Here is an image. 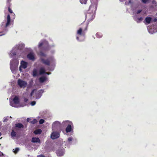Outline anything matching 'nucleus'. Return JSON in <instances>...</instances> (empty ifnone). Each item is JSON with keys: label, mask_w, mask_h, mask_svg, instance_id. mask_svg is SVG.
<instances>
[{"label": "nucleus", "mask_w": 157, "mask_h": 157, "mask_svg": "<svg viewBox=\"0 0 157 157\" xmlns=\"http://www.w3.org/2000/svg\"><path fill=\"white\" fill-rule=\"evenodd\" d=\"M97 8V5L96 4H92L89 7L87 15L90 14L93 17L94 16V14L96 13Z\"/></svg>", "instance_id": "nucleus-1"}, {"label": "nucleus", "mask_w": 157, "mask_h": 157, "mask_svg": "<svg viewBox=\"0 0 157 157\" xmlns=\"http://www.w3.org/2000/svg\"><path fill=\"white\" fill-rule=\"evenodd\" d=\"M62 124L63 125H66L67 126L66 128L65 131L67 133L71 132L72 130L71 125H72V122L69 121H63Z\"/></svg>", "instance_id": "nucleus-2"}, {"label": "nucleus", "mask_w": 157, "mask_h": 157, "mask_svg": "<svg viewBox=\"0 0 157 157\" xmlns=\"http://www.w3.org/2000/svg\"><path fill=\"white\" fill-rule=\"evenodd\" d=\"M41 61L42 63L48 66H50V63L53 61V59L52 57H49L46 59L41 58Z\"/></svg>", "instance_id": "nucleus-3"}, {"label": "nucleus", "mask_w": 157, "mask_h": 157, "mask_svg": "<svg viewBox=\"0 0 157 157\" xmlns=\"http://www.w3.org/2000/svg\"><path fill=\"white\" fill-rule=\"evenodd\" d=\"M84 25L85 28L83 29V30L82 28H80L77 31V34L80 36H84L85 35L86 31L87 30V25L86 24H84Z\"/></svg>", "instance_id": "nucleus-4"}, {"label": "nucleus", "mask_w": 157, "mask_h": 157, "mask_svg": "<svg viewBox=\"0 0 157 157\" xmlns=\"http://www.w3.org/2000/svg\"><path fill=\"white\" fill-rule=\"evenodd\" d=\"M17 84L21 88H25L27 84V82L20 79H19L17 80Z\"/></svg>", "instance_id": "nucleus-5"}, {"label": "nucleus", "mask_w": 157, "mask_h": 157, "mask_svg": "<svg viewBox=\"0 0 157 157\" xmlns=\"http://www.w3.org/2000/svg\"><path fill=\"white\" fill-rule=\"evenodd\" d=\"M61 128V124L58 121H56L53 123L52 125V128L56 129H60Z\"/></svg>", "instance_id": "nucleus-6"}, {"label": "nucleus", "mask_w": 157, "mask_h": 157, "mask_svg": "<svg viewBox=\"0 0 157 157\" xmlns=\"http://www.w3.org/2000/svg\"><path fill=\"white\" fill-rule=\"evenodd\" d=\"M64 153V149L59 148L56 151V153L58 156H62Z\"/></svg>", "instance_id": "nucleus-7"}, {"label": "nucleus", "mask_w": 157, "mask_h": 157, "mask_svg": "<svg viewBox=\"0 0 157 157\" xmlns=\"http://www.w3.org/2000/svg\"><path fill=\"white\" fill-rule=\"evenodd\" d=\"M27 58L32 61H34L35 59V55L33 52L29 53L27 55Z\"/></svg>", "instance_id": "nucleus-8"}, {"label": "nucleus", "mask_w": 157, "mask_h": 157, "mask_svg": "<svg viewBox=\"0 0 157 157\" xmlns=\"http://www.w3.org/2000/svg\"><path fill=\"white\" fill-rule=\"evenodd\" d=\"M59 136V134L57 132H52L51 135V138L53 139H56Z\"/></svg>", "instance_id": "nucleus-9"}, {"label": "nucleus", "mask_w": 157, "mask_h": 157, "mask_svg": "<svg viewBox=\"0 0 157 157\" xmlns=\"http://www.w3.org/2000/svg\"><path fill=\"white\" fill-rule=\"evenodd\" d=\"M11 21V19L10 15L9 14H8L7 16V22L6 23L5 27H7L8 26H9V25L10 24Z\"/></svg>", "instance_id": "nucleus-10"}, {"label": "nucleus", "mask_w": 157, "mask_h": 157, "mask_svg": "<svg viewBox=\"0 0 157 157\" xmlns=\"http://www.w3.org/2000/svg\"><path fill=\"white\" fill-rule=\"evenodd\" d=\"M31 142L33 143H40V140L39 138L38 137H33L32 139Z\"/></svg>", "instance_id": "nucleus-11"}, {"label": "nucleus", "mask_w": 157, "mask_h": 157, "mask_svg": "<svg viewBox=\"0 0 157 157\" xmlns=\"http://www.w3.org/2000/svg\"><path fill=\"white\" fill-rule=\"evenodd\" d=\"M14 103L16 104H18L19 103V99L17 96H15L13 100Z\"/></svg>", "instance_id": "nucleus-12"}, {"label": "nucleus", "mask_w": 157, "mask_h": 157, "mask_svg": "<svg viewBox=\"0 0 157 157\" xmlns=\"http://www.w3.org/2000/svg\"><path fill=\"white\" fill-rule=\"evenodd\" d=\"M21 63L22 67L24 69L26 68L27 65V62L23 61H22Z\"/></svg>", "instance_id": "nucleus-13"}, {"label": "nucleus", "mask_w": 157, "mask_h": 157, "mask_svg": "<svg viewBox=\"0 0 157 157\" xmlns=\"http://www.w3.org/2000/svg\"><path fill=\"white\" fill-rule=\"evenodd\" d=\"M38 75V72L37 69H34L33 72V76L34 77H35Z\"/></svg>", "instance_id": "nucleus-14"}, {"label": "nucleus", "mask_w": 157, "mask_h": 157, "mask_svg": "<svg viewBox=\"0 0 157 157\" xmlns=\"http://www.w3.org/2000/svg\"><path fill=\"white\" fill-rule=\"evenodd\" d=\"M151 20V18L150 17H146L145 19V21L147 24L150 23Z\"/></svg>", "instance_id": "nucleus-15"}, {"label": "nucleus", "mask_w": 157, "mask_h": 157, "mask_svg": "<svg viewBox=\"0 0 157 157\" xmlns=\"http://www.w3.org/2000/svg\"><path fill=\"white\" fill-rule=\"evenodd\" d=\"M39 72L40 75H42L45 73V69L43 67L41 68L40 69Z\"/></svg>", "instance_id": "nucleus-16"}, {"label": "nucleus", "mask_w": 157, "mask_h": 157, "mask_svg": "<svg viewBox=\"0 0 157 157\" xmlns=\"http://www.w3.org/2000/svg\"><path fill=\"white\" fill-rule=\"evenodd\" d=\"M46 79V78L45 77H41L39 78V81L40 83L44 82Z\"/></svg>", "instance_id": "nucleus-17"}, {"label": "nucleus", "mask_w": 157, "mask_h": 157, "mask_svg": "<svg viewBox=\"0 0 157 157\" xmlns=\"http://www.w3.org/2000/svg\"><path fill=\"white\" fill-rule=\"evenodd\" d=\"M16 127H17L19 128H23L24 125L21 123H17L15 124Z\"/></svg>", "instance_id": "nucleus-18"}, {"label": "nucleus", "mask_w": 157, "mask_h": 157, "mask_svg": "<svg viewBox=\"0 0 157 157\" xmlns=\"http://www.w3.org/2000/svg\"><path fill=\"white\" fill-rule=\"evenodd\" d=\"M42 132V130L40 129H38L36 130L34 132V133L36 135L40 134Z\"/></svg>", "instance_id": "nucleus-19"}, {"label": "nucleus", "mask_w": 157, "mask_h": 157, "mask_svg": "<svg viewBox=\"0 0 157 157\" xmlns=\"http://www.w3.org/2000/svg\"><path fill=\"white\" fill-rule=\"evenodd\" d=\"M121 2H122V3L125 6L127 5L128 4V0H119Z\"/></svg>", "instance_id": "nucleus-20"}, {"label": "nucleus", "mask_w": 157, "mask_h": 157, "mask_svg": "<svg viewBox=\"0 0 157 157\" xmlns=\"http://www.w3.org/2000/svg\"><path fill=\"white\" fill-rule=\"evenodd\" d=\"M96 36L98 38H100L102 36V34L101 33H96Z\"/></svg>", "instance_id": "nucleus-21"}, {"label": "nucleus", "mask_w": 157, "mask_h": 157, "mask_svg": "<svg viewBox=\"0 0 157 157\" xmlns=\"http://www.w3.org/2000/svg\"><path fill=\"white\" fill-rule=\"evenodd\" d=\"M16 133L15 132H14L13 130H12V132H11V135L12 137H15L16 136Z\"/></svg>", "instance_id": "nucleus-22"}, {"label": "nucleus", "mask_w": 157, "mask_h": 157, "mask_svg": "<svg viewBox=\"0 0 157 157\" xmlns=\"http://www.w3.org/2000/svg\"><path fill=\"white\" fill-rule=\"evenodd\" d=\"M84 24H86L87 25V28L88 27V23H85V22H84V23H83L82 24V27L81 28H82L83 29H83H85V27H84Z\"/></svg>", "instance_id": "nucleus-23"}, {"label": "nucleus", "mask_w": 157, "mask_h": 157, "mask_svg": "<svg viewBox=\"0 0 157 157\" xmlns=\"http://www.w3.org/2000/svg\"><path fill=\"white\" fill-rule=\"evenodd\" d=\"M80 2L82 4H86L87 0H80Z\"/></svg>", "instance_id": "nucleus-24"}, {"label": "nucleus", "mask_w": 157, "mask_h": 157, "mask_svg": "<svg viewBox=\"0 0 157 157\" xmlns=\"http://www.w3.org/2000/svg\"><path fill=\"white\" fill-rule=\"evenodd\" d=\"M37 122V120L36 119H34L32 121H30V122L32 124H35Z\"/></svg>", "instance_id": "nucleus-25"}, {"label": "nucleus", "mask_w": 157, "mask_h": 157, "mask_svg": "<svg viewBox=\"0 0 157 157\" xmlns=\"http://www.w3.org/2000/svg\"><path fill=\"white\" fill-rule=\"evenodd\" d=\"M44 122V120L43 119H41L39 121V124H43Z\"/></svg>", "instance_id": "nucleus-26"}, {"label": "nucleus", "mask_w": 157, "mask_h": 157, "mask_svg": "<svg viewBox=\"0 0 157 157\" xmlns=\"http://www.w3.org/2000/svg\"><path fill=\"white\" fill-rule=\"evenodd\" d=\"M36 102L35 101H32L31 102V104L32 106H33L35 105Z\"/></svg>", "instance_id": "nucleus-27"}, {"label": "nucleus", "mask_w": 157, "mask_h": 157, "mask_svg": "<svg viewBox=\"0 0 157 157\" xmlns=\"http://www.w3.org/2000/svg\"><path fill=\"white\" fill-rule=\"evenodd\" d=\"M19 150V148H15V151H14L15 153H17Z\"/></svg>", "instance_id": "nucleus-28"}, {"label": "nucleus", "mask_w": 157, "mask_h": 157, "mask_svg": "<svg viewBox=\"0 0 157 157\" xmlns=\"http://www.w3.org/2000/svg\"><path fill=\"white\" fill-rule=\"evenodd\" d=\"M8 11H9V12L10 13H13V11H12V10L10 8V7H8Z\"/></svg>", "instance_id": "nucleus-29"}, {"label": "nucleus", "mask_w": 157, "mask_h": 157, "mask_svg": "<svg viewBox=\"0 0 157 157\" xmlns=\"http://www.w3.org/2000/svg\"><path fill=\"white\" fill-rule=\"evenodd\" d=\"M148 1V0H142L141 1L142 2H143L144 3H146L147 1Z\"/></svg>", "instance_id": "nucleus-30"}, {"label": "nucleus", "mask_w": 157, "mask_h": 157, "mask_svg": "<svg viewBox=\"0 0 157 157\" xmlns=\"http://www.w3.org/2000/svg\"><path fill=\"white\" fill-rule=\"evenodd\" d=\"M40 55L41 56H46V55L44 53H43V52H40Z\"/></svg>", "instance_id": "nucleus-31"}, {"label": "nucleus", "mask_w": 157, "mask_h": 157, "mask_svg": "<svg viewBox=\"0 0 157 157\" xmlns=\"http://www.w3.org/2000/svg\"><path fill=\"white\" fill-rule=\"evenodd\" d=\"M43 45V43L42 42L40 43L38 45V47L39 48L41 46H42Z\"/></svg>", "instance_id": "nucleus-32"}, {"label": "nucleus", "mask_w": 157, "mask_h": 157, "mask_svg": "<svg viewBox=\"0 0 157 157\" xmlns=\"http://www.w3.org/2000/svg\"><path fill=\"white\" fill-rule=\"evenodd\" d=\"M142 10H139L137 11L136 13L137 14H139V13H141L142 12Z\"/></svg>", "instance_id": "nucleus-33"}, {"label": "nucleus", "mask_w": 157, "mask_h": 157, "mask_svg": "<svg viewBox=\"0 0 157 157\" xmlns=\"http://www.w3.org/2000/svg\"><path fill=\"white\" fill-rule=\"evenodd\" d=\"M72 137H69L68 139V141L70 142L72 141Z\"/></svg>", "instance_id": "nucleus-34"}, {"label": "nucleus", "mask_w": 157, "mask_h": 157, "mask_svg": "<svg viewBox=\"0 0 157 157\" xmlns=\"http://www.w3.org/2000/svg\"><path fill=\"white\" fill-rule=\"evenodd\" d=\"M31 118H27V121L28 122H30V121H31Z\"/></svg>", "instance_id": "nucleus-35"}, {"label": "nucleus", "mask_w": 157, "mask_h": 157, "mask_svg": "<svg viewBox=\"0 0 157 157\" xmlns=\"http://www.w3.org/2000/svg\"><path fill=\"white\" fill-rule=\"evenodd\" d=\"M34 90H33L30 93V96H33V94L34 93Z\"/></svg>", "instance_id": "nucleus-36"}, {"label": "nucleus", "mask_w": 157, "mask_h": 157, "mask_svg": "<svg viewBox=\"0 0 157 157\" xmlns=\"http://www.w3.org/2000/svg\"><path fill=\"white\" fill-rule=\"evenodd\" d=\"M37 157H45L44 155H39L37 156Z\"/></svg>", "instance_id": "nucleus-37"}, {"label": "nucleus", "mask_w": 157, "mask_h": 157, "mask_svg": "<svg viewBox=\"0 0 157 157\" xmlns=\"http://www.w3.org/2000/svg\"><path fill=\"white\" fill-rule=\"evenodd\" d=\"M28 100L26 98H25L24 99V101L25 102H26L28 101Z\"/></svg>", "instance_id": "nucleus-38"}, {"label": "nucleus", "mask_w": 157, "mask_h": 157, "mask_svg": "<svg viewBox=\"0 0 157 157\" xmlns=\"http://www.w3.org/2000/svg\"><path fill=\"white\" fill-rule=\"evenodd\" d=\"M8 119L7 118H5L4 119L3 121V122H6L8 121Z\"/></svg>", "instance_id": "nucleus-39"}, {"label": "nucleus", "mask_w": 157, "mask_h": 157, "mask_svg": "<svg viewBox=\"0 0 157 157\" xmlns=\"http://www.w3.org/2000/svg\"><path fill=\"white\" fill-rule=\"evenodd\" d=\"M152 3L153 4H157L156 2L155 1H154V0L152 1Z\"/></svg>", "instance_id": "nucleus-40"}, {"label": "nucleus", "mask_w": 157, "mask_h": 157, "mask_svg": "<svg viewBox=\"0 0 157 157\" xmlns=\"http://www.w3.org/2000/svg\"><path fill=\"white\" fill-rule=\"evenodd\" d=\"M157 21V19L156 18H155L153 19V21L154 22H155Z\"/></svg>", "instance_id": "nucleus-41"}, {"label": "nucleus", "mask_w": 157, "mask_h": 157, "mask_svg": "<svg viewBox=\"0 0 157 157\" xmlns=\"http://www.w3.org/2000/svg\"><path fill=\"white\" fill-rule=\"evenodd\" d=\"M4 35V33H3L2 32L0 33V36Z\"/></svg>", "instance_id": "nucleus-42"}, {"label": "nucleus", "mask_w": 157, "mask_h": 157, "mask_svg": "<svg viewBox=\"0 0 157 157\" xmlns=\"http://www.w3.org/2000/svg\"><path fill=\"white\" fill-rule=\"evenodd\" d=\"M139 20L142 21L143 20V18L142 17H140L138 19Z\"/></svg>", "instance_id": "nucleus-43"}, {"label": "nucleus", "mask_w": 157, "mask_h": 157, "mask_svg": "<svg viewBox=\"0 0 157 157\" xmlns=\"http://www.w3.org/2000/svg\"><path fill=\"white\" fill-rule=\"evenodd\" d=\"M39 92L40 93H41V92L42 93H43V92L42 91V90H40L39 91Z\"/></svg>", "instance_id": "nucleus-44"}, {"label": "nucleus", "mask_w": 157, "mask_h": 157, "mask_svg": "<svg viewBox=\"0 0 157 157\" xmlns=\"http://www.w3.org/2000/svg\"><path fill=\"white\" fill-rule=\"evenodd\" d=\"M76 39H77L78 40H79V37H76Z\"/></svg>", "instance_id": "nucleus-45"}, {"label": "nucleus", "mask_w": 157, "mask_h": 157, "mask_svg": "<svg viewBox=\"0 0 157 157\" xmlns=\"http://www.w3.org/2000/svg\"><path fill=\"white\" fill-rule=\"evenodd\" d=\"M13 55H16V53H13Z\"/></svg>", "instance_id": "nucleus-46"}, {"label": "nucleus", "mask_w": 157, "mask_h": 157, "mask_svg": "<svg viewBox=\"0 0 157 157\" xmlns=\"http://www.w3.org/2000/svg\"><path fill=\"white\" fill-rule=\"evenodd\" d=\"M11 105L12 106H13L11 104Z\"/></svg>", "instance_id": "nucleus-47"}, {"label": "nucleus", "mask_w": 157, "mask_h": 157, "mask_svg": "<svg viewBox=\"0 0 157 157\" xmlns=\"http://www.w3.org/2000/svg\"><path fill=\"white\" fill-rule=\"evenodd\" d=\"M127 10H128V9H127V8H126V11H127Z\"/></svg>", "instance_id": "nucleus-48"}, {"label": "nucleus", "mask_w": 157, "mask_h": 157, "mask_svg": "<svg viewBox=\"0 0 157 157\" xmlns=\"http://www.w3.org/2000/svg\"><path fill=\"white\" fill-rule=\"evenodd\" d=\"M46 74H48V73H46Z\"/></svg>", "instance_id": "nucleus-49"}]
</instances>
